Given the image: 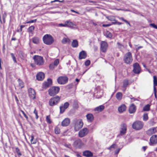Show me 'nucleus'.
Here are the masks:
<instances>
[{
  "label": "nucleus",
  "instance_id": "f257e3e1",
  "mask_svg": "<svg viewBox=\"0 0 157 157\" xmlns=\"http://www.w3.org/2000/svg\"><path fill=\"white\" fill-rule=\"evenodd\" d=\"M44 43L48 45L52 44L54 41L53 37L50 34H46L43 37Z\"/></svg>",
  "mask_w": 157,
  "mask_h": 157
},
{
  "label": "nucleus",
  "instance_id": "f03ea898",
  "mask_svg": "<svg viewBox=\"0 0 157 157\" xmlns=\"http://www.w3.org/2000/svg\"><path fill=\"white\" fill-rule=\"evenodd\" d=\"M60 98L58 96L52 98L48 102L49 105L51 106L57 105L60 101Z\"/></svg>",
  "mask_w": 157,
  "mask_h": 157
},
{
  "label": "nucleus",
  "instance_id": "7ed1b4c3",
  "mask_svg": "<svg viewBox=\"0 0 157 157\" xmlns=\"http://www.w3.org/2000/svg\"><path fill=\"white\" fill-rule=\"evenodd\" d=\"M60 88L59 86H53L48 90V94L50 96H54L57 94Z\"/></svg>",
  "mask_w": 157,
  "mask_h": 157
},
{
  "label": "nucleus",
  "instance_id": "20e7f679",
  "mask_svg": "<svg viewBox=\"0 0 157 157\" xmlns=\"http://www.w3.org/2000/svg\"><path fill=\"white\" fill-rule=\"evenodd\" d=\"M35 64L37 65H42L44 64V59L42 57L38 56L35 55L33 57Z\"/></svg>",
  "mask_w": 157,
  "mask_h": 157
},
{
  "label": "nucleus",
  "instance_id": "39448f33",
  "mask_svg": "<svg viewBox=\"0 0 157 157\" xmlns=\"http://www.w3.org/2000/svg\"><path fill=\"white\" fill-rule=\"evenodd\" d=\"M123 60L127 64H130L133 60L131 53L130 52L127 53L124 56Z\"/></svg>",
  "mask_w": 157,
  "mask_h": 157
},
{
  "label": "nucleus",
  "instance_id": "423d86ee",
  "mask_svg": "<svg viewBox=\"0 0 157 157\" xmlns=\"http://www.w3.org/2000/svg\"><path fill=\"white\" fill-rule=\"evenodd\" d=\"M144 126L143 123L140 121H136L132 124V128L136 130H140Z\"/></svg>",
  "mask_w": 157,
  "mask_h": 157
},
{
  "label": "nucleus",
  "instance_id": "0eeeda50",
  "mask_svg": "<svg viewBox=\"0 0 157 157\" xmlns=\"http://www.w3.org/2000/svg\"><path fill=\"white\" fill-rule=\"evenodd\" d=\"M68 78L66 76H61L59 77L57 79L58 83L60 84H65L67 83Z\"/></svg>",
  "mask_w": 157,
  "mask_h": 157
},
{
  "label": "nucleus",
  "instance_id": "6e6552de",
  "mask_svg": "<svg viewBox=\"0 0 157 157\" xmlns=\"http://www.w3.org/2000/svg\"><path fill=\"white\" fill-rule=\"evenodd\" d=\"M133 71L135 74H139L140 73L141 69V68L137 63H136L133 65Z\"/></svg>",
  "mask_w": 157,
  "mask_h": 157
},
{
  "label": "nucleus",
  "instance_id": "1a4fd4ad",
  "mask_svg": "<svg viewBox=\"0 0 157 157\" xmlns=\"http://www.w3.org/2000/svg\"><path fill=\"white\" fill-rule=\"evenodd\" d=\"M83 125L82 120L77 121L75 125V129L76 131H78L81 128Z\"/></svg>",
  "mask_w": 157,
  "mask_h": 157
},
{
  "label": "nucleus",
  "instance_id": "9d476101",
  "mask_svg": "<svg viewBox=\"0 0 157 157\" xmlns=\"http://www.w3.org/2000/svg\"><path fill=\"white\" fill-rule=\"evenodd\" d=\"M126 124L124 123H122L121 125L120 134L121 136L124 135L126 133Z\"/></svg>",
  "mask_w": 157,
  "mask_h": 157
},
{
  "label": "nucleus",
  "instance_id": "9b49d317",
  "mask_svg": "<svg viewBox=\"0 0 157 157\" xmlns=\"http://www.w3.org/2000/svg\"><path fill=\"white\" fill-rule=\"evenodd\" d=\"M88 129L85 128L81 130L78 132V136L80 137H82L86 136L88 133Z\"/></svg>",
  "mask_w": 157,
  "mask_h": 157
},
{
  "label": "nucleus",
  "instance_id": "f8f14e48",
  "mask_svg": "<svg viewBox=\"0 0 157 157\" xmlns=\"http://www.w3.org/2000/svg\"><path fill=\"white\" fill-rule=\"evenodd\" d=\"M28 93L29 96L30 98L34 99L36 98V93L35 90L32 88H30L28 89Z\"/></svg>",
  "mask_w": 157,
  "mask_h": 157
},
{
  "label": "nucleus",
  "instance_id": "ddd939ff",
  "mask_svg": "<svg viewBox=\"0 0 157 157\" xmlns=\"http://www.w3.org/2000/svg\"><path fill=\"white\" fill-rule=\"evenodd\" d=\"M108 44L106 42L102 41L101 42V50L103 52H106Z\"/></svg>",
  "mask_w": 157,
  "mask_h": 157
},
{
  "label": "nucleus",
  "instance_id": "4468645a",
  "mask_svg": "<svg viewBox=\"0 0 157 157\" xmlns=\"http://www.w3.org/2000/svg\"><path fill=\"white\" fill-rule=\"evenodd\" d=\"M150 146L153 145L155 144H157V135H154L152 136L150 140Z\"/></svg>",
  "mask_w": 157,
  "mask_h": 157
},
{
  "label": "nucleus",
  "instance_id": "2eb2a0df",
  "mask_svg": "<svg viewBox=\"0 0 157 157\" xmlns=\"http://www.w3.org/2000/svg\"><path fill=\"white\" fill-rule=\"evenodd\" d=\"M44 74L42 72L38 73L36 75V79L38 81L43 80L44 78Z\"/></svg>",
  "mask_w": 157,
  "mask_h": 157
},
{
  "label": "nucleus",
  "instance_id": "dca6fc26",
  "mask_svg": "<svg viewBox=\"0 0 157 157\" xmlns=\"http://www.w3.org/2000/svg\"><path fill=\"white\" fill-rule=\"evenodd\" d=\"M136 107L135 105L132 103L130 106L129 108V112L130 113H134L136 111Z\"/></svg>",
  "mask_w": 157,
  "mask_h": 157
},
{
  "label": "nucleus",
  "instance_id": "f3484780",
  "mask_svg": "<svg viewBox=\"0 0 157 157\" xmlns=\"http://www.w3.org/2000/svg\"><path fill=\"white\" fill-rule=\"evenodd\" d=\"M70 121L68 118H65L62 122L61 125L63 127L68 126L70 124Z\"/></svg>",
  "mask_w": 157,
  "mask_h": 157
},
{
  "label": "nucleus",
  "instance_id": "a211bd4d",
  "mask_svg": "<svg viewBox=\"0 0 157 157\" xmlns=\"http://www.w3.org/2000/svg\"><path fill=\"white\" fill-rule=\"evenodd\" d=\"M86 53L84 51H82L79 53V59H85L86 57Z\"/></svg>",
  "mask_w": 157,
  "mask_h": 157
},
{
  "label": "nucleus",
  "instance_id": "6ab92c4d",
  "mask_svg": "<svg viewBox=\"0 0 157 157\" xmlns=\"http://www.w3.org/2000/svg\"><path fill=\"white\" fill-rule=\"evenodd\" d=\"M156 129L155 128H150L146 131V134L149 136L155 133L156 132Z\"/></svg>",
  "mask_w": 157,
  "mask_h": 157
},
{
  "label": "nucleus",
  "instance_id": "aec40b11",
  "mask_svg": "<svg viewBox=\"0 0 157 157\" xmlns=\"http://www.w3.org/2000/svg\"><path fill=\"white\" fill-rule=\"evenodd\" d=\"M83 155L86 157H92L93 156V154L89 150H86L83 152Z\"/></svg>",
  "mask_w": 157,
  "mask_h": 157
},
{
  "label": "nucleus",
  "instance_id": "412c9836",
  "mask_svg": "<svg viewBox=\"0 0 157 157\" xmlns=\"http://www.w3.org/2000/svg\"><path fill=\"white\" fill-rule=\"evenodd\" d=\"M81 141L79 139L76 140L73 143V145L76 147L80 148L81 146Z\"/></svg>",
  "mask_w": 157,
  "mask_h": 157
},
{
  "label": "nucleus",
  "instance_id": "4be33fe9",
  "mask_svg": "<svg viewBox=\"0 0 157 157\" xmlns=\"http://www.w3.org/2000/svg\"><path fill=\"white\" fill-rule=\"evenodd\" d=\"M87 121L89 122H92L94 119V117L91 113H89L86 115Z\"/></svg>",
  "mask_w": 157,
  "mask_h": 157
},
{
  "label": "nucleus",
  "instance_id": "5701e85b",
  "mask_svg": "<svg viewBox=\"0 0 157 157\" xmlns=\"http://www.w3.org/2000/svg\"><path fill=\"white\" fill-rule=\"evenodd\" d=\"M126 107L125 105L122 104L118 108V109L120 113H122L126 110Z\"/></svg>",
  "mask_w": 157,
  "mask_h": 157
},
{
  "label": "nucleus",
  "instance_id": "b1692460",
  "mask_svg": "<svg viewBox=\"0 0 157 157\" xmlns=\"http://www.w3.org/2000/svg\"><path fill=\"white\" fill-rule=\"evenodd\" d=\"M52 80L51 78H48L47 82H45L44 86L45 87H48L52 85Z\"/></svg>",
  "mask_w": 157,
  "mask_h": 157
},
{
  "label": "nucleus",
  "instance_id": "393cba45",
  "mask_svg": "<svg viewBox=\"0 0 157 157\" xmlns=\"http://www.w3.org/2000/svg\"><path fill=\"white\" fill-rule=\"evenodd\" d=\"M105 106L103 105H100L94 109V111H97L98 112H101L104 109Z\"/></svg>",
  "mask_w": 157,
  "mask_h": 157
},
{
  "label": "nucleus",
  "instance_id": "a878e982",
  "mask_svg": "<svg viewBox=\"0 0 157 157\" xmlns=\"http://www.w3.org/2000/svg\"><path fill=\"white\" fill-rule=\"evenodd\" d=\"M78 42L77 40H74L71 44V46L73 48H77L78 46Z\"/></svg>",
  "mask_w": 157,
  "mask_h": 157
},
{
  "label": "nucleus",
  "instance_id": "bb28decb",
  "mask_svg": "<svg viewBox=\"0 0 157 157\" xmlns=\"http://www.w3.org/2000/svg\"><path fill=\"white\" fill-rule=\"evenodd\" d=\"M66 27L71 28H73V26L74 25L72 22L68 21H66Z\"/></svg>",
  "mask_w": 157,
  "mask_h": 157
},
{
  "label": "nucleus",
  "instance_id": "cd10ccee",
  "mask_svg": "<svg viewBox=\"0 0 157 157\" xmlns=\"http://www.w3.org/2000/svg\"><path fill=\"white\" fill-rule=\"evenodd\" d=\"M153 88L154 89H156L155 86H157V77L156 76H153Z\"/></svg>",
  "mask_w": 157,
  "mask_h": 157
},
{
  "label": "nucleus",
  "instance_id": "c85d7f7f",
  "mask_svg": "<svg viewBox=\"0 0 157 157\" xmlns=\"http://www.w3.org/2000/svg\"><path fill=\"white\" fill-rule=\"evenodd\" d=\"M122 94L121 93L118 92L116 94V97L117 100H120L122 98Z\"/></svg>",
  "mask_w": 157,
  "mask_h": 157
},
{
  "label": "nucleus",
  "instance_id": "c756f323",
  "mask_svg": "<svg viewBox=\"0 0 157 157\" xmlns=\"http://www.w3.org/2000/svg\"><path fill=\"white\" fill-rule=\"evenodd\" d=\"M150 105L148 104L143 107V110L144 111H148L150 110Z\"/></svg>",
  "mask_w": 157,
  "mask_h": 157
},
{
  "label": "nucleus",
  "instance_id": "7c9ffc66",
  "mask_svg": "<svg viewBox=\"0 0 157 157\" xmlns=\"http://www.w3.org/2000/svg\"><path fill=\"white\" fill-rule=\"evenodd\" d=\"M33 43L35 44H38L39 43V40L37 37H34L32 39Z\"/></svg>",
  "mask_w": 157,
  "mask_h": 157
},
{
  "label": "nucleus",
  "instance_id": "2f4dec72",
  "mask_svg": "<svg viewBox=\"0 0 157 157\" xmlns=\"http://www.w3.org/2000/svg\"><path fill=\"white\" fill-rule=\"evenodd\" d=\"M128 84V80L125 79L123 82V87L126 88Z\"/></svg>",
  "mask_w": 157,
  "mask_h": 157
},
{
  "label": "nucleus",
  "instance_id": "473e14b6",
  "mask_svg": "<svg viewBox=\"0 0 157 157\" xmlns=\"http://www.w3.org/2000/svg\"><path fill=\"white\" fill-rule=\"evenodd\" d=\"M19 83V86L22 89L24 86L23 82L20 79H18L17 80Z\"/></svg>",
  "mask_w": 157,
  "mask_h": 157
},
{
  "label": "nucleus",
  "instance_id": "72a5a7b5",
  "mask_svg": "<svg viewBox=\"0 0 157 157\" xmlns=\"http://www.w3.org/2000/svg\"><path fill=\"white\" fill-rule=\"evenodd\" d=\"M35 27L33 26H31L29 27L28 28V32L31 33H33V31Z\"/></svg>",
  "mask_w": 157,
  "mask_h": 157
},
{
  "label": "nucleus",
  "instance_id": "f704fd0d",
  "mask_svg": "<svg viewBox=\"0 0 157 157\" xmlns=\"http://www.w3.org/2000/svg\"><path fill=\"white\" fill-rule=\"evenodd\" d=\"M106 18L109 21H116V20L114 17L113 16H109L106 17Z\"/></svg>",
  "mask_w": 157,
  "mask_h": 157
},
{
  "label": "nucleus",
  "instance_id": "c9c22d12",
  "mask_svg": "<svg viewBox=\"0 0 157 157\" xmlns=\"http://www.w3.org/2000/svg\"><path fill=\"white\" fill-rule=\"evenodd\" d=\"M105 34L107 37L111 38L112 37V34L109 31H106Z\"/></svg>",
  "mask_w": 157,
  "mask_h": 157
},
{
  "label": "nucleus",
  "instance_id": "e433bc0d",
  "mask_svg": "<svg viewBox=\"0 0 157 157\" xmlns=\"http://www.w3.org/2000/svg\"><path fill=\"white\" fill-rule=\"evenodd\" d=\"M148 118L147 113H144L143 116V120L144 121H146L148 120Z\"/></svg>",
  "mask_w": 157,
  "mask_h": 157
},
{
  "label": "nucleus",
  "instance_id": "4c0bfd02",
  "mask_svg": "<svg viewBox=\"0 0 157 157\" xmlns=\"http://www.w3.org/2000/svg\"><path fill=\"white\" fill-rule=\"evenodd\" d=\"M60 108V114L63 113L65 111V110L67 109L65 108L62 106H61L59 107Z\"/></svg>",
  "mask_w": 157,
  "mask_h": 157
},
{
  "label": "nucleus",
  "instance_id": "58836bf2",
  "mask_svg": "<svg viewBox=\"0 0 157 157\" xmlns=\"http://www.w3.org/2000/svg\"><path fill=\"white\" fill-rule=\"evenodd\" d=\"M74 86V85L73 83H71L70 84H69L65 86V88L67 89V90H69L71 88H72L73 86Z\"/></svg>",
  "mask_w": 157,
  "mask_h": 157
},
{
  "label": "nucleus",
  "instance_id": "ea45409f",
  "mask_svg": "<svg viewBox=\"0 0 157 157\" xmlns=\"http://www.w3.org/2000/svg\"><path fill=\"white\" fill-rule=\"evenodd\" d=\"M119 19L125 22L127 24H128L130 26V27L131 26V24H130V23H129V22L127 20L124 19L123 17H120L119 18Z\"/></svg>",
  "mask_w": 157,
  "mask_h": 157
},
{
  "label": "nucleus",
  "instance_id": "a19ab883",
  "mask_svg": "<svg viewBox=\"0 0 157 157\" xmlns=\"http://www.w3.org/2000/svg\"><path fill=\"white\" fill-rule=\"evenodd\" d=\"M10 55L11 56V57L13 59V60L14 61V62L15 63H17V62L16 61V58L14 54L13 53H11Z\"/></svg>",
  "mask_w": 157,
  "mask_h": 157
},
{
  "label": "nucleus",
  "instance_id": "79ce46f5",
  "mask_svg": "<svg viewBox=\"0 0 157 157\" xmlns=\"http://www.w3.org/2000/svg\"><path fill=\"white\" fill-rule=\"evenodd\" d=\"M34 137L33 136H31V139L30 140L31 143L32 144H35L36 143V140H34Z\"/></svg>",
  "mask_w": 157,
  "mask_h": 157
},
{
  "label": "nucleus",
  "instance_id": "37998d69",
  "mask_svg": "<svg viewBox=\"0 0 157 157\" xmlns=\"http://www.w3.org/2000/svg\"><path fill=\"white\" fill-rule=\"evenodd\" d=\"M19 56L22 59H24L25 57V55L23 52L22 51H20L19 52Z\"/></svg>",
  "mask_w": 157,
  "mask_h": 157
},
{
  "label": "nucleus",
  "instance_id": "c03bdc74",
  "mask_svg": "<svg viewBox=\"0 0 157 157\" xmlns=\"http://www.w3.org/2000/svg\"><path fill=\"white\" fill-rule=\"evenodd\" d=\"M15 150L18 156H20L21 155H22L20 152V150L18 147H16L15 148Z\"/></svg>",
  "mask_w": 157,
  "mask_h": 157
},
{
  "label": "nucleus",
  "instance_id": "a18cd8bd",
  "mask_svg": "<svg viewBox=\"0 0 157 157\" xmlns=\"http://www.w3.org/2000/svg\"><path fill=\"white\" fill-rule=\"evenodd\" d=\"M46 121L47 123L49 124H51L52 123V121L50 118V116H47L46 117Z\"/></svg>",
  "mask_w": 157,
  "mask_h": 157
},
{
  "label": "nucleus",
  "instance_id": "49530a36",
  "mask_svg": "<svg viewBox=\"0 0 157 157\" xmlns=\"http://www.w3.org/2000/svg\"><path fill=\"white\" fill-rule=\"evenodd\" d=\"M69 104L68 102H65L64 105H62L63 107H64L65 108L67 109L68 107L69 106Z\"/></svg>",
  "mask_w": 157,
  "mask_h": 157
},
{
  "label": "nucleus",
  "instance_id": "de8ad7c7",
  "mask_svg": "<svg viewBox=\"0 0 157 157\" xmlns=\"http://www.w3.org/2000/svg\"><path fill=\"white\" fill-rule=\"evenodd\" d=\"M59 63V60L58 59H56L54 61L53 63L55 66H57Z\"/></svg>",
  "mask_w": 157,
  "mask_h": 157
},
{
  "label": "nucleus",
  "instance_id": "09e8293b",
  "mask_svg": "<svg viewBox=\"0 0 157 157\" xmlns=\"http://www.w3.org/2000/svg\"><path fill=\"white\" fill-rule=\"evenodd\" d=\"M33 113L35 114L36 118V119H38L39 116L38 115L37 111L36 110V109L35 108L34 111Z\"/></svg>",
  "mask_w": 157,
  "mask_h": 157
},
{
  "label": "nucleus",
  "instance_id": "8fccbe9b",
  "mask_svg": "<svg viewBox=\"0 0 157 157\" xmlns=\"http://www.w3.org/2000/svg\"><path fill=\"white\" fill-rule=\"evenodd\" d=\"M90 61L89 60H86L85 63V65L86 66H88L89 65H90Z\"/></svg>",
  "mask_w": 157,
  "mask_h": 157
},
{
  "label": "nucleus",
  "instance_id": "3c124183",
  "mask_svg": "<svg viewBox=\"0 0 157 157\" xmlns=\"http://www.w3.org/2000/svg\"><path fill=\"white\" fill-rule=\"evenodd\" d=\"M36 21H37V19H35L34 20H30L29 21H27L25 23H30L35 22Z\"/></svg>",
  "mask_w": 157,
  "mask_h": 157
},
{
  "label": "nucleus",
  "instance_id": "603ef678",
  "mask_svg": "<svg viewBox=\"0 0 157 157\" xmlns=\"http://www.w3.org/2000/svg\"><path fill=\"white\" fill-rule=\"evenodd\" d=\"M21 111L24 115V117H25L26 119L27 120L28 119V117L27 116L25 113L22 110H21Z\"/></svg>",
  "mask_w": 157,
  "mask_h": 157
},
{
  "label": "nucleus",
  "instance_id": "864d4df0",
  "mask_svg": "<svg viewBox=\"0 0 157 157\" xmlns=\"http://www.w3.org/2000/svg\"><path fill=\"white\" fill-rule=\"evenodd\" d=\"M150 25L154 28L157 29V26L154 23H151L150 24Z\"/></svg>",
  "mask_w": 157,
  "mask_h": 157
},
{
  "label": "nucleus",
  "instance_id": "5fc2aeb1",
  "mask_svg": "<svg viewBox=\"0 0 157 157\" xmlns=\"http://www.w3.org/2000/svg\"><path fill=\"white\" fill-rule=\"evenodd\" d=\"M55 65L53 63L50 64L49 65V68L51 69H53L55 67Z\"/></svg>",
  "mask_w": 157,
  "mask_h": 157
},
{
  "label": "nucleus",
  "instance_id": "6e6d98bb",
  "mask_svg": "<svg viewBox=\"0 0 157 157\" xmlns=\"http://www.w3.org/2000/svg\"><path fill=\"white\" fill-rule=\"evenodd\" d=\"M62 43L63 44L67 43V38L64 37L62 40Z\"/></svg>",
  "mask_w": 157,
  "mask_h": 157
},
{
  "label": "nucleus",
  "instance_id": "4d7b16f0",
  "mask_svg": "<svg viewBox=\"0 0 157 157\" xmlns=\"http://www.w3.org/2000/svg\"><path fill=\"white\" fill-rule=\"evenodd\" d=\"M55 133L56 134H59V132H60L59 130H58V129L57 128H55Z\"/></svg>",
  "mask_w": 157,
  "mask_h": 157
},
{
  "label": "nucleus",
  "instance_id": "13d9d810",
  "mask_svg": "<svg viewBox=\"0 0 157 157\" xmlns=\"http://www.w3.org/2000/svg\"><path fill=\"white\" fill-rule=\"evenodd\" d=\"M59 25L60 26L66 27V22H65V23L64 24L61 23L59 24Z\"/></svg>",
  "mask_w": 157,
  "mask_h": 157
},
{
  "label": "nucleus",
  "instance_id": "bf43d9fd",
  "mask_svg": "<svg viewBox=\"0 0 157 157\" xmlns=\"http://www.w3.org/2000/svg\"><path fill=\"white\" fill-rule=\"evenodd\" d=\"M7 16V14L6 12H4L2 15V18H6Z\"/></svg>",
  "mask_w": 157,
  "mask_h": 157
},
{
  "label": "nucleus",
  "instance_id": "052dcab7",
  "mask_svg": "<svg viewBox=\"0 0 157 157\" xmlns=\"http://www.w3.org/2000/svg\"><path fill=\"white\" fill-rule=\"evenodd\" d=\"M111 25V24H103L102 25V26L104 27H107L110 26Z\"/></svg>",
  "mask_w": 157,
  "mask_h": 157
},
{
  "label": "nucleus",
  "instance_id": "680f3d73",
  "mask_svg": "<svg viewBox=\"0 0 157 157\" xmlns=\"http://www.w3.org/2000/svg\"><path fill=\"white\" fill-rule=\"evenodd\" d=\"M154 95L155 96V97L156 98H157V96L156 95V89H154Z\"/></svg>",
  "mask_w": 157,
  "mask_h": 157
},
{
  "label": "nucleus",
  "instance_id": "e2e57ef3",
  "mask_svg": "<svg viewBox=\"0 0 157 157\" xmlns=\"http://www.w3.org/2000/svg\"><path fill=\"white\" fill-rule=\"evenodd\" d=\"M15 98L16 102L17 103L19 101V100L16 95H15Z\"/></svg>",
  "mask_w": 157,
  "mask_h": 157
},
{
  "label": "nucleus",
  "instance_id": "0e129e2a",
  "mask_svg": "<svg viewBox=\"0 0 157 157\" xmlns=\"http://www.w3.org/2000/svg\"><path fill=\"white\" fill-rule=\"evenodd\" d=\"M120 148H119V149H117V150H116L115 151V153L116 154H117L119 153L120 151Z\"/></svg>",
  "mask_w": 157,
  "mask_h": 157
},
{
  "label": "nucleus",
  "instance_id": "69168bd1",
  "mask_svg": "<svg viewBox=\"0 0 157 157\" xmlns=\"http://www.w3.org/2000/svg\"><path fill=\"white\" fill-rule=\"evenodd\" d=\"M71 42L70 40L68 38H67V43H68V44H69Z\"/></svg>",
  "mask_w": 157,
  "mask_h": 157
},
{
  "label": "nucleus",
  "instance_id": "338daca9",
  "mask_svg": "<svg viewBox=\"0 0 157 157\" xmlns=\"http://www.w3.org/2000/svg\"><path fill=\"white\" fill-rule=\"evenodd\" d=\"M117 44L118 46H120V48H121V46L123 47V45L119 42H117Z\"/></svg>",
  "mask_w": 157,
  "mask_h": 157
},
{
  "label": "nucleus",
  "instance_id": "774afa93",
  "mask_svg": "<svg viewBox=\"0 0 157 157\" xmlns=\"http://www.w3.org/2000/svg\"><path fill=\"white\" fill-rule=\"evenodd\" d=\"M129 97L131 99H133V100L134 101H135L136 99H135V98H134L133 97H132V95H130L129 96Z\"/></svg>",
  "mask_w": 157,
  "mask_h": 157
}]
</instances>
